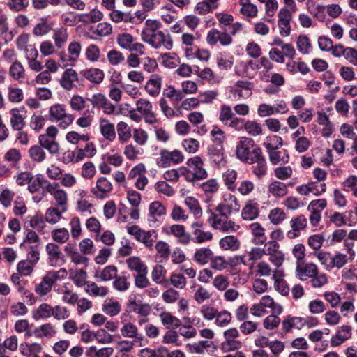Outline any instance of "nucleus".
Listing matches in <instances>:
<instances>
[{
  "label": "nucleus",
  "mask_w": 357,
  "mask_h": 357,
  "mask_svg": "<svg viewBox=\"0 0 357 357\" xmlns=\"http://www.w3.org/2000/svg\"><path fill=\"white\" fill-rule=\"evenodd\" d=\"M162 26L160 22L148 19L145 22V27L142 31V39L155 49L162 47L166 50L172 48L173 42L169 34L166 35L160 30Z\"/></svg>",
  "instance_id": "1"
},
{
  "label": "nucleus",
  "mask_w": 357,
  "mask_h": 357,
  "mask_svg": "<svg viewBox=\"0 0 357 357\" xmlns=\"http://www.w3.org/2000/svg\"><path fill=\"white\" fill-rule=\"evenodd\" d=\"M186 172L192 174V177L186 176L187 181L194 182L208 177V173L204 168V162L200 156L197 155L189 158L186 162Z\"/></svg>",
  "instance_id": "2"
},
{
  "label": "nucleus",
  "mask_w": 357,
  "mask_h": 357,
  "mask_svg": "<svg viewBox=\"0 0 357 357\" xmlns=\"http://www.w3.org/2000/svg\"><path fill=\"white\" fill-rule=\"evenodd\" d=\"M248 164H256L252 167L253 174L258 178H261L267 173V163L262 155V149L257 146L252 151V158Z\"/></svg>",
  "instance_id": "3"
},
{
  "label": "nucleus",
  "mask_w": 357,
  "mask_h": 357,
  "mask_svg": "<svg viewBox=\"0 0 357 357\" xmlns=\"http://www.w3.org/2000/svg\"><path fill=\"white\" fill-rule=\"evenodd\" d=\"M241 205L237 198L231 194L225 196L224 201L220 203L215 211L219 213L221 217L228 218L234 213H238L240 211Z\"/></svg>",
  "instance_id": "4"
},
{
  "label": "nucleus",
  "mask_w": 357,
  "mask_h": 357,
  "mask_svg": "<svg viewBox=\"0 0 357 357\" xmlns=\"http://www.w3.org/2000/svg\"><path fill=\"white\" fill-rule=\"evenodd\" d=\"M50 120L51 121H61L59 126L61 128H67L73 121L74 117L70 114H67L62 105L55 104L50 108Z\"/></svg>",
  "instance_id": "5"
},
{
  "label": "nucleus",
  "mask_w": 357,
  "mask_h": 357,
  "mask_svg": "<svg viewBox=\"0 0 357 357\" xmlns=\"http://www.w3.org/2000/svg\"><path fill=\"white\" fill-rule=\"evenodd\" d=\"M240 334L236 328L226 330L223 336L225 340L220 344V349L223 352L238 350L242 347V342L237 340Z\"/></svg>",
  "instance_id": "6"
},
{
  "label": "nucleus",
  "mask_w": 357,
  "mask_h": 357,
  "mask_svg": "<svg viewBox=\"0 0 357 357\" xmlns=\"http://www.w3.org/2000/svg\"><path fill=\"white\" fill-rule=\"evenodd\" d=\"M184 156L181 151L174 150L169 151L167 149H162L160 153V157L157 160V164L161 167H167L172 165H177L182 162Z\"/></svg>",
  "instance_id": "7"
},
{
  "label": "nucleus",
  "mask_w": 357,
  "mask_h": 357,
  "mask_svg": "<svg viewBox=\"0 0 357 357\" xmlns=\"http://www.w3.org/2000/svg\"><path fill=\"white\" fill-rule=\"evenodd\" d=\"M255 142L252 138L242 137L236 149V157L243 162H248L252 158L250 149L255 148Z\"/></svg>",
  "instance_id": "8"
},
{
  "label": "nucleus",
  "mask_w": 357,
  "mask_h": 357,
  "mask_svg": "<svg viewBox=\"0 0 357 357\" xmlns=\"http://www.w3.org/2000/svg\"><path fill=\"white\" fill-rule=\"evenodd\" d=\"M327 202L325 199L312 200L310 202L307 210L310 211L309 217L310 224L317 227L321 220V211L326 207Z\"/></svg>",
  "instance_id": "9"
},
{
  "label": "nucleus",
  "mask_w": 357,
  "mask_h": 357,
  "mask_svg": "<svg viewBox=\"0 0 357 357\" xmlns=\"http://www.w3.org/2000/svg\"><path fill=\"white\" fill-rule=\"evenodd\" d=\"M287 8H283L280 10L278 14V24L280 29V34L282 36H288L291 33L290 22L292 20V13Z\"/></svg>",
  "instance_id": "10"
},
{
  "label": "nucleus",
  "mask_w": 357,
  "mask_h": 357,
  "mask_svg": "<svg viewBox=\"0 0 357 357\" xmlns=\"http://www.w3.org/2000/svg\"><path fill=\"white\" fill-rule=\"evenodd\" d=\"M113 190V185L106 177H100L96 181V185L91 189V192L100 199L107 198Z\"/></svg>",
  "instance_id": "11"
},
{
  "label": "nucleus",
  "mask_w": 357,
  "mask_h": 357,
  "mask_svg": "<svg viewBox=\"0 0 357 357\" xmlns=\"http://www.w3.org/2000/svg\"><path fill=\"white\" fill-rule=\"evenodd\" d=\"M26 110L24 107L13 108L10 111L11 115L10 123L13 130H23L26 125L25 114Z\"/></svg>",
  "instance_id": "12"
},
{
  "label": "nucleus",
  "mask_w": 357,
  "mask_h": 357,
  "mask_svg": "<svg viewBox=\"0 0 357 357\" xmlns=\"http://www.w3.org/2000/svg\"><path fill=\"white\" fill-rule=\"evenodd\" d=\"M48 255V263L51 266H57L64 263L63 256L60 247L53 243H48L45 246Z\"/></svg>",
  "instance_id": "13"
},
{
  "label": "nucleus",
  "mask_w": 357,
  "mask_h": 357,
  "mask_svg": "<svg viewBox=\"0 0 357 357\" xmlns=\"http://www.w3.org/2000/svg\"><path fill=\"white\" fill-rule=\"evenodd\" d=\"M307 225V220L304 215L301 214L292 218L290 220V226L292 229L287 232V237L290 239L298 237L301 231L304 230Z\"/></svg>",
  "instance_id": "14"
},
{
  "label": "nucleus",
  "mask_w": 357,
  "mask_h": 357,
  "mask_svg": "<svg viewBox=\"0 0 357 357\" xmlns=\"http://www.w3.org/2000/svg\"><path fill=\"white\" fill-rule=\"evenodd\" d=\"M52 183L47 180L41 174H38L35 176H31L29 185L28 190L31 193H35L42 189V192H47L50 188Z\"/></svg>",
  "instance_id": "15"
},
{
  "label": "nucleus",
  "mask_w": 357,
  "mask_h": 357,
  "mask_svg": "<svg viewBox=\"0 0 357 357\" xmlns=\"http://www.w3.org/2000/svg\"><path fill=\"white\" fill-rule=\"evenodd\" d=\"M208 151L210 160L215 166L218 168L225 166L227 161L224 155L223 145H211L208 148Z\"/></svg>",
  "instance_id": "16"
},
{
  "label": "nucleus",
  "mask_w": 357,
  "mask_h": 357,
  "mask_svg": "<svg viewBox=\"0 0 357 357\" xmlns=\"http://www.w3.org/2000/svg\"><path fill=\"white\" fill-rule=\"evenodd\" d=\"M52 195L56 202L57 206H62V212L66 211V205L67 204V194L65 190L59 188L58 183H52L51 187L47 192Z\"/></svg>",
  "instance_id": "17"
},
{
  "label": "nucleus",
  "mask_w": 357,
  "mask_h": 357,
  "mask_svg": "<svg viewBox=\"0 0 357 357\" xmlns=\"http://www.w3.org/2000/svg\"><path fill=\"white\" fill-rule=\"evenodd\" d=\"M99 127L101 135L109 142H113L116 138L114 124L108 119L102 118L99 121Z\"/></svg>",
  "instance_id": "18"
},
{
  "label": "nucleus",
  "mask_w": 357,
  "mask_h": 357,
  "mask_svg": "<svg viewBox=\"0 0 357 357\" xmlns=\"http://www.w3.org/2000/svg\"><path fill=\"white\" fill-rule=\"evenodd\" d=\"M259 205L253 200H248L241 212L242 218L245 220H253L259 216Z\"/></svg>",
  "instance_id": "19"
},
{
  "label": "nucleus",
  "mask_w": 357,
  "mask_h": 357,
  "mask_svg": "<svg viewBox=\"0 0 357 357\" xmlns=\"http://www.w3.org/2000/svg\"><path fill=\"white\" fill-rule=\"evenodd\" d=\"M75 81L79 82L77 72L73 68H68L62 75L60 84L66 90H70L73 87V82Z\"/></svg>",
  "instance_id": "20"
},
{
  "label": "nucleus",
  "mask_w": 357,
  "mask_h": 357,
  "mask_svg": "<svg viewBox=\"0 0 357 357\" xmlns=\"http://www.w3.org/2000/svg\"><path fill=\"white\" fill-rule=\"evenodd\" d=\"M252 234L253 235L252 243L255 245H263L267 241L265 235V229L259 222H253L249 226Z\"/></svg>",
  "instance_id": "21"
},
{
  "label": "nucleus",
  "mask_w": 357,
  "mask_h": 357,
  "mask_svg": "<svg viewBox=\"0 0 357 357\" xmlns=\"http://www.w3.org/2000/svg\"><path fill=\"white\" fill-rule=\"evenodd\" d=\"M169 234L176 237L178 243L183 245H188L191 240L190 235L185 232V227L182 225H172Z\"/></svg>",
  "instance_id": "22"
},
{
  "label": "nucleus",
  "mask_w": 357,
  "mask_h": 357,
  "mask_svg": "<svg viewBox=\"0 0 357 357\" xmlns=\"http://www.w3.org/2000/svg\"><path fill=\"white\" fill-rule=\"evenodd\" d=\"M127 308L129 312H133L143 317H147L151 311V305L148 303H140L135 300H129Z\"/></svg>",
  "instance_id": "23"
},
{
  "label": "nucleus",
  "mask_w": 357,
  "mask_h": 357,
  "mask_svg": "<svg viewBox=\"0 0 357 357\" xmlns=\"http://www.w3.org/2000/svg\"><path fill=\"white\" fill-rule=\"evenodd\" d=\"M162 78L157 74L151 75V79L146 82L145 89L151 96H156L161 90Z\"/></svg>",
  "instance_id": "24"
},
{
  "label": "nucleus",
  "mask_w": 357,
  "mask_h": 357,
  "mask_svg": "<svg viewBox=\"0 0 357 357\" xmlns=\"http://www.w3.org/2000/svg\"><path fill=\"white\" fill-rule=\"evenodd\" d=\"M53 307L43 303L32 312V317L35 321L48 319L52 316Z\"/></svg>",
  "instance_id": "25"
},
{
  "label": "nucleus",
  "mask_w": 357,
  "mask_h": 357,
  "mask_svg": "<svg viewBox=\"0 0 357 357\" xmlns=\"http://www.w3.org/2000/svg\"><path fill=\"white\" fill-rule=\"evenodd\" d=\"M269 160L273 165H277L280 162L287 164L289 160V155L287 149L279 151L278 149L268 152Z\"/></svg>",
  "instance_id": "26"
},
{
  "label": "nucleus",
  "mask_w": 357,
  "mask_h": 357,
  "mask_svg": "<svg viewBox=\"0 0 357 357\" xmlns=\"http://www.w3.org/2000/svg\"><path fill=\"white\" fill-rule=\"evenodd\" d=\"M160 321L166 328H177L181 326V320L172 315L169 312L164 311L159 314Z\"/></svg>",
  "instance_id": "27"
},
{
  "label": "nucleus",
  "mask_w": 357,
  "mask_h": 357,
  "mask_svg": "<svg viewBox=\"0 0 357 357\" xmlns=\"http://www.w3.org/2000/svg\"><path fill=\"white\" fill-rule=\"evenodd\" d=\"M54 283L46 273L40 283L35 285L34 291L40 296H46L52 290Z\"/></svg>",
  "instance_id": "28"
},
{
  "label": "nucleus",
  "mask_w": 357,
  "mask_h": 357,
  "mask_svg": "<svg viewBox=\"0 0 357 357\" xmlns=\"http://www.w3.org/2000/svg\"><path fill=\"white\" fill-rule=\"evenodd\" d=\"M117 275V268L114 265L105 267L102 271H96L94 275L96 279L100 281H109Z\"/></svg>",
  "instance_id": "29"
},
{
  "label": "nucleus",
  "mask_w": 357,
  "mask_h": 357,
  "mask_svg": "<svg viewBox=\"0 0 357 357\" xmlns=\"http://www.w3.org/2000/svg\"><path fill=\"white\" fill-rule=\"evenodd\" d=\"M38 142L43 149H45L50 154L59 153L60 146L56 139H51L47 137H38Z\"/></svg>",
  "instance_id": "30"
},
{
  "label": "nucleus",
  "mask_w": 357,
  "mask_h": 357,
  "mask_svg": "<svg viewBox=\"0 0 357 357\" xmlns=\"http://www.w3.org/2000/svg\"><path fill=\"white\" fill-rule=\"evenodd\" d=\"M219 245L223 250L236 251L240 248L241 242L235 236H227L220 239Z\"/></svg>",
  "instance_id": "31"
},
{
  "label": "nucleus",
  "mask_w": 357,
  "mask_h": 357,
  "mask_svg": "<svg viewBox=\"0 0 357 357\" xmlns=\"http://www.w3.org/2000/svg\"><path fill=\"white\" fill-rule=\"evenodd\" d=\"M268 191L275 197H282L287 194L288 189L285 183L275 181L269 184Z\"/></svg>",
  "instance_id": "32"
},
{
  "label": "nucleus",
  "mask_w": 357,
  "mask_h": 357,
  "mask_svg": "<svg viewBox=\"0 0 357 357\" xmlns=\"http://www.w3.org/2000/svg\"><path fill=\"white\" fill-rule=\"evenodd\" d=\"M56 332L54 326L51 323L42 324L33 330L34 336L37 338L51 337Z\"/></svg>",
  "instance_id": "33"
},
{
  "label": "nucleus",
  "mask_w": 357,
  "mask_h": 357,
  "mask_svg": "<svg viewBox=\"0 0 357 357\" xmlns=\"http://www.w3.org/2000/svg\"><path fill=\"white\" fill-rule=\"evenodd\" d=\"M121 333L123 337L135 338L136 342H140L144 339L142 334L138 333L137 326L131 323L125 324L121 329Z\"/></svg>",
  "instance_id": "34"
},
{
  "label": "nucleus",
  "mask_w": 357,
  "mask_h": 357,
  "mask_svg": "<svg viewBox=\"0 0 357 357\" xmlns=\"http://www.w3.org/2000/svg\"><path fill=\"white\" fill-rule=\"evenodd\" d=\"M342 332L346 333V335H342L340 331L336 332L335 335L333 336L331 340V344L333 347L340 345L343 342L348 340L351 335V327L349 325H343L341 326Z\"/></svg>",
  "instance_id": "35"
},
{
  "label": "nucleus",
  "mask_w": 357,
  "mask_h": 357,
  "mask_svg": "<svg viewBox=\"0 0 357 357\" xmlns=\"http://www.w3.org/2000/svg\"><path fill=\"white\" fill-rule=\"evenodd\" d=\"M212 256L213 252L210 248H201L195 251L193 259L197 264L204 265L211 261Z\"/></svg>",
  "instance_id": "36"
},
{
  "label": "nucleus",
  "mask_w": 357,
  "mask_h": 357,
  "mask_svg": "<svg viewBox=\"0 0 357 357\" xmlns=\"http://www.w3.org/2000/svg\"><path fill=\"white\" fill-rule=\"evenodd\" d=\"M149 221L156 222L158 217L166 213V208L158 201H155L149 205Z\"/></svg>",
  "instance_id": "37"
},
{
  "label": "nucleus",
  "mask_w": 357,
  "mask_h": 357,
  "mask_svg": "<svg viewBox=\"0 0 357 357\" xmlns=\"http://www.w3.org/2000/svg\"><path fill=\"white\" fill-rule=\"evenodd\" d=\"M128 268L131 271H135L136 273H142L148 269L147 266L142 261L139 257L133 256L128 258L126 260Z\"/></svg>",
  "instance_id": "38"
},
{
  "label": "nucleus",
  "mask_w": 357,
  "mask_h": 357,
  "mask_svg": "<svg viewBox=\"0 0 357 357\" xmlns=\"http://www.w3.org/2000/svg\"><path fill=\"white\" fill-rule=\"evenodd\" d=\"M52 38L54 41L55 46L58 49L63 48L68 38L67 29L66 28L61 27L54 30Z\"/></svg>",
  "instance_id": "39"
},
{
  "label": "nucleus",
  "mask_w": 357,
  "mask_h": 357,
  "mask_svg": "<svg viewBox=\"0 0 357 357\" xmlns=\"http://www.w3.org/2000/svg\"><path fill=\"white\" fill-rule=\"evenodd\" d=\"M82 73L86 79L95 84L102 82L105 77L103 71L98 68H90L82 71Z\"/></svg>",
  "instance_id": "40"
},
{
  "label": "nucleus",
  "mask_w": 357,
  "mask_h": 357,
  "mask_svg": "<svg viewBox=\"0 0 357 357\" xmlns=\"http://www.w3.org/2000/svg\"><path fill=\"white\" fill-rule=\"evenodd\" d=\"M53 24L49 23L46 18L42 17L33 29V34L36 36H42L47 34L52 29Z\"/></svg>",
  "instance_id": "41"
},
{
  "label": "nucleus",
  "mask_w": 357,
  "mask_h": 357,
  "mask_svg": "<svg viewBox=\"0 0 357 357\" xmlns=\"http://www.w3.org/2000/svg\"><path fill=\"white\" fill-rule=\"evenodd\" d=\"M85 291L91 296L104 297L107 294L108 289L106 287H98L94 282H89Z\"/></svg>",
  "instance_id": "42"
},
{
  "label": "nucleus",
  "mask_w": 357,
  "mask_h": 357,
  "mask_svg": "<svg viewBox=\"0 0 357 357\" xmlns=\"http://www.w3.org/2000/svg\"><path fill=\"white\" fill-rule=\"evenodd\" d=\"M263 144L268 153V151H274L281 148L283 145V139L280 136L272 135L267 137Z\"/></svg>",
  "instance_id": "43"
},
{
  "label": "nucleus",
  "mask_w": 357,
  "mask_h": 357,
  "mask_svg": "<svg viewBox=\"0 0 357 357\" xmlns=\"http://www.w3.org/2000/svg\"><path fill=\"white\" fill-rule=\"evenodd\" d=\"M121 305L117 301L105 300L102 305V311L109 316H115L120 312Z\"/></svg>",
  "instance_id": "44"
},
{
  "label": "nucleus",
  "mask_w": 357,
  "mask_h": 357,
  "mask_svg": "<svg viewBox=\"0 0 357 357\" xmlns=\"http://www.w3.org/2000/svg\"><path fill=\"white\" fill-rule=\"evenodd\" d=\"M116 129L119 139L121 142L124 143L130 139L132 136V130L126 122L120 121L118 123Z\"/></svg>",
  "instance_id": "45"
},
{
  "label": "nucleus",
  "mask_w": 357,
  "mask_h": 357,
  "mask_svg": "<svg viewBox=\"0 0 357 357\" xmlns=\"http://www.w3.org/2000/svg\"><path fill=\"white\" fill-rule=\"evenodd\" d=\"M237 178V172L233 169H228L222 174V179L228 190L234 192L236 189L235 181Z\"/></svg>",
  "instance_id": "46"
},
{
  "label": "nucleus",
  "mask_w": 357,
  "mask_h": 357,
  "mask_svg": "<svg viewBox=\"0 0 357 357\" xmlns=\"http://www.w3.org/2000/svg\"><path fill=\"white\" fill-rule=\"evenodd\" d=\"M155 234V230L144 231L141 230L136 236V240L143 243L146 247H152L153 242L155 241L157 237L156 234L154 236V239L152 238L153 234Z\"/></svg>",
  "instance_id": "47"
},
{
  "label": "nucleus",
  "mask_w": 357,
  "mask_h": 357,
  "mask_svg": "<svg viewBox=\"0 0 357 357\" xmlns=\"http://www.w3.org/2000/svg\"><path fill=\"white\" fill-rule=\"evenodd\" d=\"M29 157L36 162H43L46 158V153L40 145L32 146L29 150Z\"/></svg>",
  "instance_id": "48"
},
{
  "label": "nucleus",
  "mask_w": 357,
  "mask_h": 357,
  "mask_svg": "<svg viewBox=\"0 0 357 357\" xmlns=\"http://www.w3.org/2000/svg\"><path fill=\"white\" fill-rule=\"evenodd\" d=\"M24 248L27 251L26 260L36 265L40 259V245L36 244Z\"/></svg>",
  "instance_id": "49"
},
{
  "label": "nucleus",
  "mask_w": 357,
  "mask_h": 357,
  "mask_svg": "<svg viewBox=\"0 0 357 357\" xmlns=\"http://www.w3.org/2000/svg\"><path fill=\"white\" fill-rule=\"evenodd\" d=\"M51 236L55 242L63 244L68 240L69 232L66 228H59L52 230Z\"/></svg>",
  "instance_id": "50"
},
{
  "label": "nucleus",
  "mask_w": 357,
  "mask_h": 357,
  "mask_svg": "<svg viewBox=\"0 0 357 357\" xmlns=\"http://www.w3.org/2000/svg\"><path fill=\"white\" fill-rule=\"evenodd\" d=\"M192 240L196 243H203L213 238V234L210 231H204L202 229H195L192 231Z\"/></svg>",
  "instance_id": "51"
},
{
  "label": "nucleus",
  "mask_w": 357,
  "mask_h": 357,
  "mask_svg": "<svg viewBox=\"0 0 357 357\" xmlns=\"http://www.w3.org/2000/svg\"><path fill=\"white\" fill-rule=\"evenodd\" d=\"M185 204L190 211L193 213L195 216L200 217L202 215V208L200 207L199 203L197 199L193 197H187L185 199Z\"/></svg>",
  "instance_id": "52"
},
{
  "label": "nucleus",
  "mask_w": 357,
  "mask_h": 357,
  "mask_svg": "<svg viewBox=\"0 0 357 357\" xmlns=\"http://www.w3.org/2000/svg\"><path fill=\"white\" fill-rule=\"evenodd\" d=\"M201 188L205 194L209 196L218 192L219 189V184L216 179L210 178L206 182L202 183Z\"/></svg>",
  "instance_id": "53"
},
{
  "label": "nucleus",
  "mask_w": 357,
  "mask_h": 357,
  "mask_svg": "<svg viewBox=\"0 0 357 357\" xmlns=\"http://www.w3.org/2000/svg\"><path fill=\"white\" fill-rule=\"evenodd\" d=\"M272 278L274 280V287L282 296H287L289 294V287L287 282L282 278H278L273 275Z\"/></svg>",
  "instance_id": "54"
},
{
  "label": "nucleus",
  "mask_w": 357,
  "mask_h": 357,
  "mask_svg": "<svg viewBox=\"0 0 357 357\" xmlns=\"http://www.w3.org/2000/svg\"><path fill=\"white\" fill-rule=\"evenodd\" d=\"M349 261L348 256L340 252L332 256L331 269L333 268H341Z\"/></svg>",
  "instance_id": "55"
},
{
  "label": "nucleus",
  "mask_w": 357,
  "mask_h": 357,
  "mask_svg": "<svg viewBox=\"0 0 357 357\" xmlns=\"http://www.w3.org/2000/svg\"><path fill=\"white\" fill-rule=\"evenodd\" d=\"M244 129L252 136H257L262 134L261 124L255 121H246Z\"/></svg>",
  "instance_id": "56"
},
{
  "label": "nucleus",
  "mask_w": 357,
  "mask_h": 357,
  "mask_svg": "<svg viewBox=\"0 0 357 357\" xmlns=\"http://www.w3.org/2000/svg\"><path fill=\"white\" fill-rule=\"evenodd\" d=\"M119 45L126 50H130L132 43L134 42L133 36L127 33L119 34L116 38Z\"/></svg>",
  "instance_id": "57"
},
{
  "label": "nucleus",
  "mask_w": 357,
  "mask_h": 357,
  "mask_svg": "<svg viewBox=\"0 0 357 357\" xmlns=\"http://www.w3.org/2000/svg\"><path fill=\"white\" fill-rule=\"evenodd\" d=\"M29 222L30 227L36 229L39 232H43L46 226L45 220L41 214H36L31 217Z\"/></svg>",
  "instance_id": "58"
},
{
  "label": "nucleus",
  "mask_w": 357,
  "mask_h": 357,
  "mask_svg": "<svg viewBox=\"0 0 357 357\" xmlns=\"http://www.w3.org/2000/svg\"><path fill=\"white\" fill-rule=\"evenodd\" d=\"M234 116V114L232 112L230 106L227 105H223L221 106L219 114V120L222 123H224L225 126L227 125L229 121L231 119V118Z\"/></svg>",
  "instance_id": "59"
},
{
  "label": "nucleus",
  "mask_w": 357,
  "mask_h": 357,
  "mask_svg": "<svg viewBox=\"0 0 357 357\" xmlns=\"http://www.w3.org/2000/svg\"><path fill=\"white\" fill-rule=\"evenodd\" d=\"M62 213L56 208H49L45 213V220L50 224H55L60 220Z\"/></svg>",
  "instance_id": "60"
},
{
  "label": "nucleus",
  "mask_w": 357,
  "mask_h": 357,
  "mask_svg": "<svg viewBox=\"0 0 357 357\" xmlns=\"http://www.w3.org/2000/svg\"><path fill=\"white\" fill-rule=\"evenodd\" d=\"M8 100L13 103H19L23 100V91L20 88L8 87Z\"/></svg>",
  "instance_id": "61"
},
{
  "label": "nucleus",
  "mask_w": 357,
  "mask_h": 357,
  "mask_svg": "<svg viewBox=\"0 0 357 357\" xmlns=\"http://www.w3.org/2000/svg\"><path fill=\"white\" fill-rule=\"evenodd\" d=\"M286 215L282 209L276 208L270 211L268 218L273 225H278L285 219Z\"/></svg>",
  "instance_id": "62"
},
{
  "label": "nucleus",
  "mask_w": 357,
  "mask_h": 357,
  "mask_svg": "<svg viewBox=\"0 0 357 357\" xmlns=\"http://www.w3.org/2000/svg\"><path fill=\"white\" fill-rule=\"evenodd\" d=\"M85 54L88 60L95 62L99 59L100 51L96 45L91 44L86 48Z\"/></svg>",
  "instance_id": "63"
},
{
  "label": "nucleus",
  "mask_w": 357,
  "mask_h": 357,
  "mask_svg": "<svg viewBox=\"0 0 357 357\" xmlns=\"http://www.w3.org/2000/svg\"><path fill=\"white\" fill-rule=\"evenodd\" d=\"M231 314L227 310L218 312L215 324L220 327L227 326L231 321Z\"/></svg>",
  "instance_id": "64"
}]
</instances>
